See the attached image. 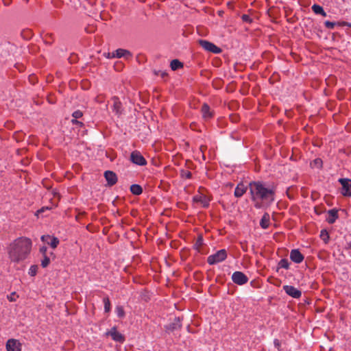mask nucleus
I'll return each instance as SVG.
<instances>
[{
	"label": "nucleus",
	"mask_w": 351,
	"mask_h": 351,
	"mask_svg": "<svg viewBox=\"0 0 351 351\" xmlns=\"http://www.w3.org/2000/svg\"><path fill=\"white\" fill-rule=\"evenodd\" d=\"M112 99L114 101L112 110L118 116L121 115L123 112L122 104L119 100V98L117 96H114Z\"/></svg>",
	"instance_id": "nucleus-16"
},
{
	"label": "nucleus",
	"mask_w": 351,
	"mask_h": 351,
	"mask_svg": "<svg viewBox=\"0 0 351 351\" xmlns=\"http://www.w3.org/2000/svg\"><path fill=\"white\" fill-rule=\"evenodd\" d=\"M241 19L243 20V22H246L247 23H252V19L250 17L249 15L247 14H243L241 16Z\"/></svg>",
	"instance_id": "nucleus-39"
},
{
	"label": "nucleus",
	"mask_w": 351,
	"mask_h": 351,
	"mask_svg": "<svg viewBox=\"0 0 351 351\" xmlns=\"http://www.w3.org/2000/svg\"><path fill=\"white\" fill-rule=\"evenodd\" d=\"M106 335L110 336L112 339L117 342L123 343L125 341V337L117 330V328L115 326L112 327L110 330L106 332Z\"/></svg>",
	"instance_id": "nucleus-12"
},
{
	"label": "nucleus",
	"mask_w": 351,
	"mask_h": 351,
	"mask_svg": "<svg viewBox=\"0 0 351 351\" xmlns=\"http://www.w3.org/2000/svg\"><path fill=\"white\" fill-rule=\"evenodd\" d=\"M270 216L269 213H265L260 221V226L263 229H267L269 226Z\"/></svg>",
	"instance_id": "nucleus-20"
},
{
	"label": "nucleus",
	"mask_w": 351,
	"mask_h": 351,
	"mask_svg": "<svg viewBox=\"0 0 351 351\" xmlns=\"http://www.w3.org/2000/svg\"><path fill=\"white\" fill-rule=\"evenodd\" d=\"M49 263H50L49 258L47 255H45L43 256V259L41 261V266L43 268H45L49 265Z\"/></svg>",
	"instance_id": "nucleus-35"
},
{
	"label": "nucleus",
	"mask_w": 351,
	"mask_h": 351,
	"mask_svg": "<svg viewBox=\"0 0 351 351\" xmlns=\"http://www.w3.org/2000/svg\"><path fill=\"white\" fill-rule=\"evenodd\" d=\"M328 217L326 218V221L330 224H333L339 218L338 210L337 208L328 210Z\"/></svg>",
	"instance_id": "nucleus-18"
},
{
	"label": "nucleus",
	"mask_w": 351,
	"mask_h": 351,
	"mask_svg": "<svg viewBox=\"0 0 351 351\" xmlns=\"http://www.w3.org/2000/svg\"><path fill=\"white\" fill-rule=\"evenodd\" d=\"M49 210V207H43L41 208L40 209L38 210L37 212H36V215L38 216L40 214L43 213V212H45V210Z\"/></svg>",
	"instance_id": "nucleus-42"
},
{
	"label": "nucleus",
	"mask_w": 351,
	"mask_h": 351,
	"mask_svg": "<svg viewBox=\"0 0 351 351\" xmlns=\"http://www.w3.org/2000/svg\"><path fill=\"white\" fill-rule=\"evenodd\" d=\"M287 195H288L289 199H292V197H291L288 193H287Z\"/></svg>",
	"instance_id": "nucleus-55"
},
{
	"label": "nucleus",
	"mask_w": 351,
	"mask_h": 351,
	"mask_svg": "<svg viewBox=\"0 0 351 351\" xmlns=\"http://www.w3.org/2000/svg\"><path fill=\"white\" fill-rule=\"evenodd\" d=\"M251 200L257 209L267 208L275 201L276 186L263 181H252L249 183Z\"/></svg>",
	"instance_id": "nucleus-1"
},
{
	"label": "nucleus",
	"mask_w": 351,
	"mask_h": 351,
	"mask_svg": "<svg viewBox=\"0 0 351 351\" xmlns=\"http://www.w3.org/2000/svg\"><path fill=\"white\" fill-rule=\"evenodd\" d=\"M280 268H285L288 269L289 268V263L287 258H282L278 263V267L277 268V271Z\"/></svg>",
	"instance_id": "nucleus-29"
},
{
	"label": "nucleus",
	"mask_w": 351,
	"mask_h": 351,
	"mask_svg": "<svg viewBox=\"0 0 351 351\" xmlns=\"http://www.w3.org/2000/svg\"><path fill=\"white\" fill-rule=\"evenodd\" d=\"M170 66L172 71H176L179 69L183 68L184 64L178 59H174L171 61Z\"/></svg>",
	"instance_id": "nucleus-23"
},
{
	"label": "nucleus",
	"mask_w": 351,
	"mask_h": 351,
	"mask_svg": "<svg viewBox=\"0 0 351 351\" xmlns=\"http://www.w3.org/2000/svg\"><path fill=\"white\" fill-rule=\"evenodd\" d=\"M338 182L341 185V193L345 197H351V180L339 178Z\"/></svg>",
	"instance_id": "nucleus-5"
},
{
	"label": "nucleus",
	"mask_w": 351,
	"mask_h": 351,
	"mask_svg": "<svg viewBox=\"0 0 351 351\" xmlns=\"http://www.w3.org/2000/svg\"><path fill=\"white\" fill-rule=\"evenodd\" d=\"M103 302L104 304V311L106 313H109L111 310V304L109 298L108 296L104 297L103 299Z\"/></svg>",
	"instance_id": "nucleus-30"
},
{
	"label": "nucleus",
	"mask_w": 351,
	"mask_h": 351,
	"mask_svg": "<svg viewBox=\"0 0 351 351\" xmlns=\"http://www.w3.org/2000/svg\"><path fill=\"white\" fill-rule=\"evenodd\" d=\"M337 25H339V26H348V27H351V23H348V22H346V21H343V22H341V23H337Z\"/></svg>",
	"instance_id": "nucleus-43"
},
{
	"label": "nucleus",
	"mask_w": 351,
	"mask_h": 351,
	"mask_svg": "<svg viewBox=\"0 0 351 351\" xmlns=\"http://www.w3.org/2000/svg\"><path fill=\"white\" fill-rule=\"evenodd\" d=\"M40 239L42 241L47 243L53 249L56 248L60 243V241L57 237L50 236L49 234L43 235Z\"/></svg>",
	"instance_id": "nucleus-13"
},
{
	"label": "nucleus",
	"mask_w": 351,
	"mask_h": 351,
	"mask_svg": "<svg viewBox=\"0 0 351 351\" xmlns=\"http://www.w3.org/2000/svg\"><path fill=\"white\" fill-rule=\"evenodd\" d=\"M32 242L27 237H20L10 245L8 255L11 262L19 263L25 260L32 250Z\"/></svg>",
	"instance_id": "nucleus-2"
},
{
	"label": "nucleus",
	"mask_w": 351,
	"mask_h": 351,
	"mask_svg": "<svg viewBox=\"0 0 351 351\" xmlns=\"http://www.w3.org/2000/svg\"><path fill=\"white\" fill-rule=\"evenodd\" d=\"M232 121L236 122L237 121V117H236L235 119H232Z\"/></svg>",
	"instance_id": "nucleus-52"
},
{
	"label": "nucleus",
	"mask_w": 351,
	"mask_h": 351,
	"mask_svg": "<svg viewBox=\"0 0 351 351\" xmlns=\"http://www.w3.org/2000/svg\"><path fill=\"white\" fill-rule=\"evenodd\" d=\"M21 35L23 39L29 40L33 36V33L31 29H25L21 31Z\"/></svg>",
	"instance_id": "nucleus-26"
},
{
	"label": "nucleus",
	"mask_w": 351,
	"mask_h": 351,
	"mask_svg": "<svg viewBox=\"0 0 351 351\" xmlns=\"http://www.w3.org/2000/svg\"><path fill=\"white\" fill-rule=\"evenodd\" d=\"M247 276L242 271H235L232 275V280L238 285H243L248 282Z\"/></svg>",
	"instance_id": "nucleus-7"
},
{
	"label": "nucleus",
	"mask_w": 351,
	"mask_h": 351,
	"mask_svg": "<svg viewBox=\"0 0 351 351\" xmlns=\"http://www.w3.org/2000/svg\"><path fill=\"white\" fill-rule=\"evenodd\" d=\"M315 213H316V214H317V215H320V214H321V213H320V212H319V210H317V208H315Z\"/></svg>",
	"instance_id": "nucleus-50"
},
{
	"label": "nucleus",
	"mask_w": 351,
	"mask_h": 351,
	"mask_svg": "<svg viewBox=\"0 0 351 351\" xmlns=\"http://www.w3.org/2000/svg\"><path fill=\"white\" fill-rule=\"evenodd\" d=\"M315 213H316V214H317V215H320V214H321V213H320V212H319V210H317V208H315Z\"/></svg>",
	"instance_id": "nucleus-49"
},
{
	"label": "nucleus",
	"mask_w": 351,
	"mask_h": 351,
	"mask_svg": "<svg viewBox=\"0 0 351 351\" xmlns=\"http://www.w3.org/2000/svg\"><path fill=\"white\" fill-rule=\"evenodd\" d=\"M104 176L106 180L107 181L108 186H112L117 182V176L114 171L107 170L104 172Z\"/></svg>",
	"instance_id": "nucleus-11"
},
{
	"label": "nucleus",
	"mask_w": 351,
	"mask_h": 351,
	"mask_svg": "<svg viewBox=\"0 0 351 351\" xmlns=\"http://www.w3.org/2000/svg\"><path fill=\"white\" fill-rule=\"evenodd\" d=\"M310 165H311V168H317V169H321L323 166V161L321 158H315V160H313L311 162Z\"/></svg>",
	"instance_id": "nucleus-27"
},
{
	"label": "nucleus",
	"mask_w": 351,
	"mask_h": 351,
	"mask_svg": "<svg viewBox=\"0 0 351 351\" xmlns=\"http://www.w3.org/2000/svg\"><path fill=\"white\" fill-rule=\"evenodd\" d=\"M198 43L199 45L207 51L212 52L215 54H219L222 51L221 48L210 41L201 39L198 40Z\"/></svg>",
	"instance_id": "nucleus-4"
},
{
	"label": "nucleus",
	"mask_w": 351,
	"mask_h": 351,
	"mask_svg": "<svg viewBox=\"0 0 351 351\" xmlns=\"http://www.w3.org/2000/svg\"><path fill=\"white\" fill-rule=\"evenodd\" d=\"M193 202L202 203L204 208H207L209 206V199H208L206 197L196 195L193 197Z\"/></svg>",
	"instance_id": "nucleus-24"
},
{
	"label": "nucleus",
	"mask_w": 351,
	"mask_h": 351,
	"mask_svg": "<svg viewBox=\"0 0 351 351\" xmlns=\"http://www.w3.org/2000/svg\"><path fill=\"white\" fill-rule=\"evenodd\" d=\"M83 116V113L82 111L77 110L73 112L72 117L73 119H80Z\"/></svg>",
	"instance_id": "nucleus-38"
},
{
	"label": "nucleus",
	"mask_w": 351,
	"mask_h": 351,
	"mask_svg": "<svg viewBox=\"0 0 351 351\" xmlns=\"http://www.w3.org/2000/svg\"><path fill=\"white\" fill-rule=\"evenodd\" d=\"M71 123L73 125H77L79 127H81V128L84 125V124L82 121H78L77 119H73L71 120Z\"/></svg>",
	"instance_id": "nucleus-40"
},
{
	"label": "nucleus",
	"mask_w": 351,
	"mask_h": 351,
	"mask_svg": "<svg viewBox=\"0 0 351 351\" xmlns=\"http://www.w3.org/2000/svg\"><path fill=\"white\" fill-rule=\"evenodd\" d=\"M22 344L15 339H10L6 342L7 351H21Z\"/></svg>",
	"instance_id": "nucleus-9"
},
{
	"label": "nucleus",
	"mask_w": 351,
	"mask_h": 351,
	"mask_svg": "<svg viewBox=\"0 0 351 351\" xmlns=\"http://www.w3.org/2000/svg\"><path fill=\"white\" fill-rule=\"evenodd\" d=\"M8 299L10 300V301H13V299H12V298H11V296L8 297Z\"/></svg>",
	"instance_id": "nucleus-53"
},
{
	"label": "nucleus",
	"mask_w": 351,
	"mask_h": 351,
	"mask_svg": "<svg viewBox=\"0 0 351 351\" xmlns=\"http://www.w3.org/2000/svg\"><path fill=\"white\" fill-rule=\"evenodd\" d=\"M320 238L323 240L324 243H328L330 239L328 232L326 229H323L320 232Z\"/></svg>",
	"instance_id": "nucleus-28"
},
{
	"label": "nucleus",
	"mask_w": 351,
	"mask_h": 351,
	"mask_svg": "<svg viewBox=\"0 0 351 351\" xmlns=\"http://www.w3.org/2000/svg\"><path fill=\"white\" fill-rule=\"evenodd\" d=\"M313 12L316 14H320L323 16H326V12L324 11L322 6L318 4H314L311 7Z\"/></svg>",
	"instance_id": "nucleus-22"
},
{
	"label": "nucleus",
	"mask_w": 351,
	"mask_h": 351,
	"mask_svg": "<svg viewBox=\"0 0 351 351\" xmlns=\"http://www.w3.org/2000/svg\"><path fill=\"white\" fill-rule=\"evenodd\" d=\"M182 326L181 318L180 317H176L173 322L165 326V328L166 332H171L175 330H180Z\"/></svg>",
	"instance_id": "nucleus-8"
},
{
	"label": "nucleus",
	"mask_w": 351,
	"mask_h": 351,
	"mask_svg": "<svg viewBox=\"0 0 351 351\" xmlns=\"http://www.w3.org/2000/svg\"><path fill=\"white\" fill-rule=\"evenodd\" d=\"M159 73H160L161 77H162V78H164V77H167V73H165V72H161L160 71H158V72H155V73H156V75H158V74H159Z\"/></svg>",
	"instance_id": "nucleus-46"
},
{
	"label": "nucleus",
	"mask_w": 351,
	"mask_h": 351,
	"mask_svg": "<svg viewBox=\"0 0 351 351\" xmlns=\"http://www.w3.org/2000/svg\"><path fill=\"white\" fill-rule=\"evenodd\" d=\"M204 244V239L202 234H199L197 236V240L193 245V248L196 250L198 252H201L199 247Z\"/></svg>",
	"instance_id": "nucleus-25"
},
{
	"label": "nucleus",
	"mask_w": 351,
	"mask_h": 351,
	"mask_svg": "<svg viewBox=\"0 0 351 351\" xmlns=\"http://www.w3.org/2000/svg\"><path fill=\"white\" fill-rule=\"evenodd\" d=\"M274 346L278 349V350H280V347H281V343L280 341L277 339H275L274 341Z\"/></svg>",
	"instance_id": "nucleus-41"
},
{
	"label": "nucleus",
	"mask_w": 351,
	"mask_h": 351,
	"mask_svg": "<svg viewBox=\"0 0 351 351\" xmlns=\"http://www.w3.org/2000/svg\"><path fill=\"white\" fill-rule=\"evenodd\" d=\"M130 192L134 195H140L143 193V188L141 185L133 184L130 186Z\"/></svg>",
	"instance_id": "nucleus-21"
},
{
	"label": "nucleus",
	"mask_w": 351,
	"mask_h": 351,
	"mask_svg": "<svg viewBox=\"0 0 351 351\" xmlns=\"http://www.w3.org/2000/svg\"><path fill=\"white\" fill-rule=\"evenodd\" d=\"M347 249H351V242L348 243Z\"/></svg>",
	"instance_id": "nucleus-48"
},
{
	"label": "nucleus",
	"mask_w": 351,
	"mask_h": 351,
	"mask_svg": "<svg viewBox=\"0 0 351 351\" xmlns=\"http://www.w3.org/2000/svg\"><path fill=\"white\" fill-rule=\"evenodd\" d=\"M204 148H206V147L202 146V145L200 147V149H201V151H202V152H204V151H203V149H204Z\"/></svg>",
	"instance_id": "nucleus-51"
},
{
	"label": "nucleus",
	"mask_w": 351,
	"mask_h": 351,
	"mask_svg": "<svg viewBox=\"0 0 351 351\" xmlns=\"http://www.w3.org/2000/svg\"><path fill=\"white\" fill-rule=\"evenodd\" d=\"M180 175H181L182 178H186L187 179H190L192 178L191 172L188 170H184V169L181 170Z\"/></svg>",
	"instance_id": "nucleus-34"
},
{
	"label": "nucleus",
	"mask_w": 351,
	"mask_h": 351,
	"mask_svg": "<svg viewBox=\"0 0 351 351\" xmlns=\"http://www.w3.org/2000/svg\"><path fill=\"white\" fill-rule=\"evenodd\" d=\"M112 57L117 58H121L124 57V58L128 59V58H130L132 57V53L127 49H118L114 52L112 53Z\"/></svg>",
	"instance_id": "nucleus-15"
},
{
	"label": "nucleus",
	"mask_w": 351,
	"mask_h": 351,
	"mask_svg": "<svg viewBox=\"0 0 351 351\" xmlns=\"http://www.w3.org/2000/svg\"><path fill=\"white\" fill-rule=\"evenodd\" d=\"M283 290L287 295L295 299L300 298L302 295L301 291L296 289L293 286L285 285L283 286Z\"/></svg>",
	"instance_id": "nucleus-10"
},
{
	"label": "nucleus",
	"mask_w": 351,
	"mask_h": 351,
	"mask_svg": "<svg viewBox=\"0 0 351 351\" xmlns=\"http://www.w3.org/2000/svg\"><path fill=\"white\" fill-rule=\"evenodd\" d=\"M38 267L37 265H33L30 267L29 269V275L31 276H35L37 274Z\"/></svg>",
	"instance_id": "nucleus-33"
},
{
	"label": "nucleus",
	"mask_w": 351,
	"mask_h": 351,
	"mask_svg": "<svg viewBox=\"0 0 351 351\" xmlns=\"http://www.w3.org/2000/svg\"><path fill=\"white\" fill-rule=\"evenodd\" d=\"M5 6H8L11 4L12 0H2Z\"/></svg>",
	"instance_id": "nucleus-45"
},
{
	"label": "nucleus",
	"mask_w": 351,
	"mask_h": 351,
	"mask_svg": "<svg viewBox=\"0 0 351 351\" xmlns=\"http://www.w3.org/2000/svg\"><path fill=\"white\" fill-rule=\"evenodd\" d=\"M337 24V23H336L335 22H332L329 21H326L324 22L325 27L330 29H333Z\"/></svg>",
	"instance_id": "nucleus-37"
},
{
	"label": "nucleus",
	"mask_w": 351,
	"mask_h": 351,
	"mask_svg": "<svg viewBox=\"0 0 351 351\" xmlns=\"http://www.w3.org/2000/svg\"><path fill=\"white\" fill-rule=\"evenodd\" d=\"M47 250V247L46 246H43L40 248V252L43 255V256L46 255Z\"/></svg>",
	"instance_id": "nucleus-44"
},
{
	"label": "nucleus",
	"mask_w": 351,
	"mask_h": 351,
	"mask_svg": "<svg viewBox=\"0 0 351 351\" xmlns=\"http://www.w3.org/2000/svg\"><path fill=\"white\" fill-rule=\"evenodd\" d=\"M15 294V292H13L12 294H11V298H13V295H14Z\"/></svg>",
	"instance_id": "nucleus-54"
},
{
	"label": "nucleus",
	"mask_w": 351,
	"mask_h": 351,
	"mask_svg": "<svg viewBox=\"0 0 351 351\" xmlns=\"http://www.w3.org/2000/svg\"><path fill=\"white\" fill-rule=\"evenodd\" d=\"M116 313L117 314V316L119 318H123L125 317V311L122 306H117L116 307Z\"/></svg>",
	"instance_id": "nucleus-31"
},
{
	"label": "nucleus",
	"mask_w": 351,
	"mask_h": 351,
	"mask_svg": "<svg viewBox=\"0 0 351 351\" xmlns=\"http://www.w3.org/2000/svg\"><path fill=\"white\" fill-rule=\"evenodd\" d=\"M130 160L132 163L139 165L145 166L147 165V160L138 151H134L130 154Z\"/></svg>",
	"instance_id": "nucleus-6"
},
{
	"label": "nucleus",
	"mask_w": 351,
	"mask_h": 351,
	"mask_svg": "<svg viewBox=\"0 0 351 351\" xmlns=\"http://www.w3.org/2000/svg\"><path fill=\"white\" fill-rule=\"evenodd\" d=\"M53 41V34H47L44 38V43L46 45H51Z\"/></svg>",
	"instance_id": "nucleus-32"
},
{
	"label": "nucleus",
	"mask_w": 351,
	"mask_h": 351,
	"mask_svg": "<svg viewBox=\"0 0 351 351\" xmlns=\"http://www.w3.org/2000/svg\"><path fill=\"white\" fill-rule=\"evenodd\" d=\"M227 258V252L225 249L218 250L214 254L210 255L207 258V262L209 265H215L224 261Z\"/></svg>",
	"instance_id": "nucleus-3"
},
{
	"label": "nucleus",
	"mask_w": 351,
	"mask_h": 351,
	"mask_svg": "<svg viewBox=\"0 0 351 351\" xmlns=\"http://www.w3.org/2000/svg\"><path fill=\"white\" fill-rule=\"evenodd\" d=\"M290 259L295 263H301L304 256L298 249H293L290 252Z\"/></svg>",
	"instance_id": "nucleus-14"
},
{
	"label": "nucleus",
	"mask_w": 351,
	"mask_h": 351,
	"mask_svg": "<svg viewBox=\"0 0 351 351\" xmlns=\"http://www.w3.org/2000/svg\"><path fill=\"white\" fill-rule=\"evenodd\" d=\"M304 303H306L308 304H309L311 303L310 300L308 298L304 299Z\"/></svg>",
	"instance_id": "nucleus-47"
},
{
	"label": "nucleus",
	"mask_w": 351,
	"mask_h": 351,
	"mask_svg": "<svg viewBox=\"0 0 351 351\" xmlns=\"http://www.w3.org/2000/svg\"><path fill=\"white\" fill-rule=\"evenodd\" d=\"M201 111L205 120H208L213 117V112L210 110V106L206 103L203 104Z\"/></svg>",
	"instance_id": "nucleus-17"
},
{
	"label": "nucleus",
	"mask_w": 351,
	"mask_h": 351,
	"mask_svg": "<svg viewBox=\"0 0 351 351\" xmlns=\"http://www.w3.org/2000/svg\"><path fill=\"white\" fill-rule=\"evenodd\" d=\"M249 189V186H246L243 184V182H240L237 184L235 188L234 195L236 197H241L243 195L244 193H246L247 190Z\"/></svg>",
	"instance_id": "nucleus-19"
},
{
	"label": "nucleus",
	"mask_w": 351,
	"mask_h": 351,
	"mask_svg": "<svg viewBox=\"0 0 351 351\" xmlns=\"http://www.w3.org/2000/svg\"><path fill=\"white\" fill-rule=\"evenodd\" d=\"M77 60H78L77 55L75 53H71L68 58V60L70 64H74V63L77 62Z\"/></svg>",
	"instance_id": "nucleus-36"
}]
</instances>
